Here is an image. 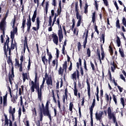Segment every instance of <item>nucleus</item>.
<instances>
[{
  "mask_svg": "<svg viewBox=\"0 0 126 126\" xmlns=\"http://www.w3.org/2000/svg\"><path fill=\"white\" fill-rule=\"evenodd\" d=\"M46 79L45 78H43L42 84L40 85L39 83V79H38V73L37 72H35V78H34V82L33 81H31V91L32 93L33 92H35V89L36 91L37 92V96L38 99H39V101L41 102L42 101V90L44 89L45 82L46 81Z\"/></svg>",
  "mask_w": 126,
  "mask_h": 126,
  "instance_id": "nucleus-1",
  "label": "nucleus"
},
{
  "mask_svg": "<svg viewBox=\"0 0 126 126\" xmlns=\"http://www.w3.org/2000/svg\"><path fill=\"white\" fill-rule=\"evenodd\" d=\"M7 39L4 43L3 46L4 54L6 56V58H7V52H9V56L11 55V50H14L15 48L16 51H17V43L16 42H14V43H11L10 47H9V37L6 35Z\"/></svg>",
  "mask_w": 126,
  "mask_h": 126,
  "instance_id": "nucleus-2",
  "label": "nucleus"
},
{
  "mask_svg": "<svg viewBox=\"0 0 126 126\" xmlns=\"http://www.w3.org/2000/svg\"><path fill=\"white\" fill-rule=\"evenodd\" d=\"M79 71L77 69L71 75V78L74 81V95L76 97H77L78 92L77 88H76V81H77V79H79Z\"/></svg>",
  "mask_w": 126,
  "mask_h": 126,
  "instance_id": "nucleus-3",
  "label": "nucleus"
},
{
  "mask_svg": "<svg viewBox=\"0 0 126 126\" xmlns=\"http://www.w3.org/2000/svg\"><path fill=\"white\" fill-rule=\"evenodd\" d=\"M107 114L109 120H112V119L114 124H115V126H119L118 125V122H117L116 114L114 112L112 113V109L110 107H109L107 109Z\"/></svg>",
  "mask_w": 126,
  "mask_h": 126,
  "instance_id": "nucleus-4",
  "label": "nucleus"
},
{
  "mask_svg": "<svg viewBox=\"0 0 126 126\" xmlns=\"http://www.w3.org/2000/svg\"><path fill=\"white\" fill-rule=\"evenodd\" d=\"M12 117V121L10 119L8 120V118H7V115L4 113V117L5 118V124L4 126H12V122H14L15 121V114H12L11 115Z\"/></svg>",
  "mask_w": 126,
  "mask_h": 126,
  "instance_id": "nucleus-5",
  "label": "nucleus"
},
{
  "mask_svg": "<svg viewBox=\"0 0 126 126\" xmlns=\"http://www.w3.org/2000/svg\"><path fill=\"white\" fill-rule=\"evenodd\" d=\"M96 102V97L95 96H94V98L93 99V103L91 107L89 108L90 110V114L91 117V126H93V109L95 107V103Z\"/></svg>",
  "mask_w": 126,
  "mask_h": 126,
  "instance_id": "nucleus-6",
  "label": "nucleus"
},
{
  "mask_svg": "<svg viewBox=\"0 0 126 126\" xmlns=\"http://www.w3.org/2000/svg\"><path fill=\"white\" fill-rule=\"evenodd\" d=\"M50 103L51 102L49 100L46 102L45 109H44V110H45V116H47L48 117L50 120L52 121V116H51V113H50V109L49 108Z\"/></svg>",
  "mask_w": 126,
  "mask_h": 126,
  "instance_id": "nucleus-7",
  "label": "nucleus"
},
{
  "mask_svg": "<svg viewBox=\"0 0 126 126\" xmlns=\"http://www.w3.org/2000/svg\"><path fill=\"white\" fill-rule=\"evenodd\" d=\"M63 68H62V66H60L59 68V69L58 70V73L59 75H63V72L65 70V72H66V68H67V63L66 61H65L63 65Z\"/></svg>",
  "mask_w": 126,
  "mask_h": 126,
  "instance_id": "nucleus-8",
  "label": "nucleus"
},
{
  "mask_svg": "<svg viewBox=\"0 0 126 126\" xmlns=\"http://www.w3.org/2000/svg\"><path fill=\"white\" fill-rule=\"evenodd\" d=\"M58 27L59 28V30H58V35L59 39V42L60 43H61V42L63 41V29H62V25H61L60 24L58 25Z\"/></svg>",
  "mask_w": 126,
  "mask_h": 126,
  "instance_id": "nucleus-9",
  "label": "nucleus"
},
{
  "mask_svg": "<svg viewBox=\"0 0 126 126\" xmlns=\"http://www.w3.org/2000/svg\"><path fill=\"white\" fill-rule=\"evenodd\" d=\"M103 115H104V112L102 111H100L98 112V111H96V112L95 114V119L96 121H99V122H101L102 120V118H103Z\"/></svg>",
  "mask_w": 126,
  "mask_h": 126,
  "instance_id": "nucleus-10",
  "label": "nucleus"
},
{
  "mask_svg": "<svg viewBox=\"0 0 126 126\" xmlns=\"http://www.w3.org/2000/svg\"><path fill=\"white\" fill-rule=\"evenodd\" d=\"M76 17L78 20L77 23V27H79L82 21V16L80 15L79 12H76Z\"/></svg>",
  "mask_w": 126,
  "mask_h": 126,
  "instance_id": "nucleus-11",
  "label": "nucleus"
},
{
  "mask_svg": "<svg viewBox=\"0 0 126 126\" xmlns=\"http://www.w3.org/2000/svg\"><path fill=\"white\" fill-rule=\"evenodd\" d=\"M55 10H57V8L55 7H54V9L51 10V15L49 16V24L48 26H52V22H53L52 18L54 17V16H55V14H56V13H55Z\"/></svg>",
  "mask_w": 126,
  "mask_h": 126,
  "instance_id": "nucleus-12",
  "label": "nucleus"
},
{
  "mask_svg": "<svg viewBox=\"0 0 126 126\" xmlns=\"http://www.w3.org/2000/svg\"><path fill=\"white\" fill-rule=\"evenodd\" d=\"M46 84L48 89H52L53 88V79L52 77H50L46 80Z\"/></svg>",
  "mask_w": 126,
  "mask_h": 126,
  "instance_id": "nucleus-13",
  "label": "nucleus"
},
{
  "mask_svg": "<svg viewBox=\"0 0 126 126\" xmlns=\"http://www.w3.org/2000/svg\"><path fill=\"white\" fill-rule=\"evenodd\" d=\"M86 83L87 84L88 95L89 97V99H90L91 98V88L90 87V83H89V81L88 79H86Z\"/></svg>",
  "mask_w": 126,
  "mask_h": 126,
  "instance_id": "nucleus-14",
  "label": "nucleus"
},
{
  "mask_svg": "<svg viewBox=\"0 0 126 126\" xmlns=\"http://www.w3.org/2000/svg\"><path fill=\"white\" fill-rule=\"evenodd\" d=\"M36 20L37 28L36 29V27H33L32 28V30H34V31H37V30L40 29V23L41 22V21H40V17H37Z\"/></svg>",
  "mask_w": 126,
  "mask_h": 126,
  "instance_id": "nucleus-15",
  "label": "nucleus"
},
{
  "mask_svg": "<svg viewBox=\"0 0 126 126\" xmlns=\"http://www.w3.org/2000/svg\"><path fill=\"white\" fill-rule=\"evenodd\" d=\"M59 8L57 9V13H55L54 16L56 17H58L59 15H61L62 13V1L60 0L59 3Z\"/></svg>",
  "mask_w": 126,
  "mask_h": 126,
  "instance_id": "nucleus-16",
  "label": "nucleus"
},
{
  "mask_svg": "<svg viewBox=\"0 0 126 126\" xmlns=\"http://www.w3.org/2000/svg\"><path fill=\"white\" fill-rule=\"evenodd\" d=\"M9 81L10 84H12V80H14L13 77H14V70H13V67L11 69V74H9Z\"/></svg>",
  "mask_w": 126,
  "mask_h": 126,
  "instance_id": "nucleus-17",
  "label": "nucleus"
},
{
  "mask_svg": "<svg viewBox=\"0 0 126 126\" xmlns=\"http://www.w3.org/2000/svg\"><path fill=\"white\" fill-rule=\"evenodd\" d=\"M52 37L53 38V43L58 46L59 44V37H58V35H57V34L53 33L52 34Z\"/></svg>",
  "mask_w": 126,
  "mask_h": 126,
  "instance_id": "nucleus-18",
  "label": "nucleus"
},
{
  "mask_svg": "<svg viewBox=\"0 0 126 126\" xmlns=\"http://www.w3.org/2000/svg\"><path fill=\"white\" fill-rule=\"evenodd\" d=\"M15 21H16V20L15 19V17L14 18V20L13 22V33H17V26H18L19 23H17L15 25Z\"/></svg>",
  "mask_w": 126,
  "mask_h": 126,
  "instance_id": "nucleus-19",
  "label": "nucleus"
},
{
  "mask_svg": "<svg viewBox=\"0 0 126 126\" xmlns=\"http://www.w3.org/2000/svg\"><path fill=\"white\" fill-rule=\"evenodd\" d=\"M8 90L10 96L11 98V102H13V103H16V100H15V95L11 93V89L9 86H8Z\"/></svg>",
  "mask_w": 126,
  "mask_h": 126,
  "instance_id": "nucleus-20",
  "label": "nucleus"
},
{
  "mask_svg": "<svg viewBox=\"0 0 126 126\" xmlns=\"http://www.w3.org/2000/svg\"><path fill=\"white\" fill-rule=\"evenodd\" d=\"M89 33V30H87L86 31V35L85 36V39H84V41L83 42V48L84 49H85L86 48V44H87V39H88V33Z\"/></svg>",
  "mask_w": 126,
  "mask_h": 126,
  "instance_id": "nucleus-21",
  "label": "nucleus"
},
{
  "mask_svg": "<svg viewBox=\"0 0 126 126\" xmlns=\"http://www.w3.org/2000/svg\"><path fill=\"white\" fill-rule=\"evenodd\" d=\"M15 112H16L15 108H13L12 109V106H9V114L10 115L9 118L11 117V115H14V114H15Z\"/></svg>",
  "mask_w": 126,
  "mask_h": 126,
  "instance_id": "nucleus-22",
  "label": "nucleus"
},
{
  "mask_svg": "<svg viewBox=\"0 0 126 126\" xmlns=\"http://www.w3.org/2000/svg\"><path fill=\"white\" fill-rule=\"evenodd\" d=\"M47 56H48V63L49 64H51V61L52 60V59H53V56L52 55V54L51 53L49 52V48H47L46 49Z\"/></svg>",
  "mask_w": 126,
  "mask_h": 126,
  "instance_id": "nucleus-23",
  "label": "nucleus"
},
{
  "mask_svg": "<svg viewBox=\"0 0 126 126\" xmlns=\"http://www.w3.org/2000/svg\"><path fill=\"white\" fill-rule=\"evenodd\" d=\"M3 107H6L7 106V94L3 96Z\"/></svg>",
  "mask_w": 126,
  "mask_h": 126,
  "instance_id": "nucleus-24",
  "label": "nucleus"
},
{
  "mask_svg": "<svg viewBox=\"0 0 126 126\" xmlns=\"http://www.w3.org/2000/svg\"><path fill=\"white\" fill-rule=\"evenodd\" d=\"M105 37H106V35L105 34V32H104L103 33L100 34V43H102V44H105Z\"/></svg>",
  "mask_w": 126,
  "mask_h": 126,
  "instance_id": "nucleus-25",
  "label": "nucleus"
},
{
  "mask_svg": "<svg viewBox=\"0 0 126 126\" xmlns=\"http://www.w3.org/2000/svg\"><path fill=\"white\" fill-rule=\"evenodd\" d=\"M5 20H2L0 24V29L1 30L5 29Z\"/></svg>",
  "mask_w": 126,
  "mask_h": 126,
  "instance_id": "nucleus-26",
  "label": "nucleus"
},
{
  "mask_svg": "<svg viewBox=\"0 0 126 126\" xmlns=\"http://www.w3.org/2000/svg\"><path fill=\"white\" fill-rule=\"evenodd\" d=\"M36 17H37V9H35L34 10L33 16L32 18V21L33 23L35 22V21L36 20Z\"/></svg>",
  "mask_w": 126,
  "mask_h": 126,
  "instance_id": "nucleus-27",
  "label": "nucleus"
},
{
  "mask_svg": "<svg viewBox=\"0 0 126 126\" xmlns=\"http://www.w3.org/2000/svg\"><path fill=\"white\" fill-rule=\"evenodd\" d=\"M27 46H28V44H27V37L25 36V40H24V54H25V51Z\"/></svg>",
  "mask_w": 126,
  "mask_h": 126,
  "instance_id": "nucleus-28",
  "label": "nucleus"
},
{
  "mask_svg": "<svg viewBox=\"0 0 126 126\" xmlns=\"http://www.w3.org/2000/svg\"><path fill=\"white\" fill-rule=\"evenodd\" d=\"M41 60H42V61L43 63V64L45 65H47V64H48V62H49V60H48V59H47L46 58V56L45 55L44 56L41 57Z\"/></svg>",
  "mask_w": 126,
  "mask_h": 126,
  "instance_id": "nucleus-29",
  "label": "nucleus"
},
{
  "mask_svg": "<svg viewBox=\"0 0 126 126\" xmlns=\"http://www.w3.org/2000/svg\"><path fill=\"white\" fill-rule=\"evenodd\" d=\"M66 39H65L62 48V54H63V55H65V52H64V51H65V46H66Z\"/></svg>",
  "mask_w": 126,
  "mask_h": 126,
  "instance_id": "nucleus-30",
  "label": "nucleus"
},
{
  "mask_svg": "<svg viewBox=\"0 0 126 126\" xmlns=\"http://www.w3.org/2000/svg\"><path fill=\"white\" fill-rule=\"evenodd\" d=\"M92 22H93V23H95V21H96V11H94L92 13Z\"/></svg>",
  "mask_w": 126,
  "mask_h": 126,
  "instance_id": "nucleus-31",
  "label": "nucleus"
},
{
  "mask_svg": "<svg viewBox=\"0 0 126 126\" xmlns=\"http://www.w3.org/2000/svg\"><path fill=\"white\" fill-rule=\"evenodd\" d=\"M41 106H42V107H40L39 108V110L40 111V113L42 112L43 115H44V116H45V110L44 109H45V105H44L43 103H42L41 104Z\"/></svg>",
  "mask_w": 126,
  "mask_h": 126,
  "instance_id": "nucleus-32",
  "label": "nucleus"
},
{
  "mask_svg": "<svg viewBox=\"0 0 126 126\" xmlns=\"http://www.w3.org/2000/svg\"><path fill=\"white\" fill-rule=\"evenodd\" d=\"M22 75H23V82H25V81H26V79H27L28 80V79H29L28 78L27 73H23Z\"/></svg>",
  "mask_w": 126,
  "mask_h": 126,
  "instance_id": "nucleus-33",
  "label": "nucleus"
},
{
  "mask_svg": "<svg viewBox=\"0 0 126 126\" xmlns=\"http://www.w3.org/2000/svg\"><path fill=\"white\" fill-rule=\"evenodd\" d=\"M27 26H32V23L31 22V18L30 15L29 16V18L27 19Z\"/></svg>",
  "mask_w": 126,
  "mask_h": 126,
  "instance_id": "nucleus-34",
  "label": "nucleus"
},
{
  "mask_svg": "<svg viewBox=\"0 0 126 126\" xmlns=\"http://www.w3.org/2000/svg\"><path fill=\"white\" fill-rule=\"evenodd\" d=\"M84 13L85 14H88V4H87V2L85 3V6H84Z\"/></svg>",
  "mask_w": 126,
  "mask_h": 126,
  "instance_id": "nucleus-35",
  "label": "nucleus"
},
{
  "mask_svg": "<svg viewBox=\"0 0 126 126\" xmlns=\"http://www.w3.org/2000/svg\"><path fill=\"white\" fill-rule=\"evenodd\" d=\"M73 103L70 102L69 106V110L70 112H71V114H72L73 113V111H72V109H73Z\"/></svg>",
  "mask_w": 126,
  "mask_h": 126,
  "instance_id": "nucleus-36",
  "label": "nucleus"
},
{
  "mask_svg": "<svg viewBox=\"0 0 126 126\" xmlns=\"http://www.w3.org/2000/svg\"><path fill=\"white\" fill-rule=\"evenodd\" d=\"M26 23V19H25V17L23 16V19L22 22V26L21 28H23V29H24L25 28V24Z\"/></svg>",
  "mask_w": 126,
  "mask_h": 126,
  "instance_id": "nucleus-37",
  "label": "nucleus"
},
{
  "mask_svg": "<svg viewBox=\"0 0 126 126\" xmlns=\"http://www.w3.org/2000/svg\"><path fill=\"white\" fill-rule=\"evenodd\" d=\"M79 32V30L78 28H75L73 31V34L74 35H76V36H78V32Z\"/></svg>",
  "mask_w": 126,
  "mask_h": 126,
  "instance_id": "nucleus-38",
  "label": "nucleus"
},
{
  "mask_svg": "<svg viewBox=\"0 0 126 126\" xmlns=\"http://www.w3.org/2000/svg\"><path fill=\"white\" fill-rule=\"evenodd\" d=\"M16 33L15 32H11V34H10V38L11 39V43H13V39H14V35Z\"/></svg>",
  "mask_w": 126,
  "mask_h": 126,
  "instance_id": "nucleus-39",
  "label": "nucleus"
},
{
  "mask_svg": "<svg viewBox=\"0 0 126 126\" xmlns=\"http://www.w3.org/2000/svg\"><path fill=\"white\" fill-rule=\"evenodd\" d=\"M49 1H46V6H45V13H46V15L48 14V10L49 9Z\"/></svg>",
  "mask_w": 126,
  "mask_h": 126,
  "instance_id": "nucleus-40",
  "label": "nucleus"
},
{
  "mask_svg": "<svg viewBox=\"0 0 126 126\" xmlns=\"http://www.w3.org/2000/svg\"><path fill=\"white\" fill-rule=\"evenodd\" d=\"M8 59L7 61V63L8 64H12V65H13V63H12V60H11V57L10 56H8Z\"/></svg>",
  "mask_w": 126,
  "mask_h": 126,
  "instance_id": "nucleus-41",
  "label": "nucleus"
},
{
  "mask_svg": "<svg viewBox=\"0 0 126 126\" xmlns=\"http://www.w3.org/2000/svg\"><path fill=\"white\" fill-rule=\"evenodd\" d=\"M32 112L33 115H34L35 117H37V111L36 110V108L35 107L32 108Z\"/></svg>",
  "mask_w": 126,
  "mask_h": 126,
  "instance_id": "nucleus-42",
  "label": "nucleus"
},
{
  "mask_svg": "<svg viewBox=\"0 0 126 126\" xmlns=\"http://www.w3.org/2000/svg\"><path fill=\"white\" fill-rule=\"evenodd\" d=\"M116 28H118V29H121V25L120 24V20L118 19L116 21Z\"/></svg>",
  "mask_w": 126,
  "mask_h": 126,
  "instance_id": "nucleus-43",
  "label": "nucleus"
},
{
  "mask_svg": "<svg viewBox=\"0 0 126 126\" xmlns=\"http://www.w3.org/2000/svg\"><path fill=\"white\" fill-rule=\"evenodd\" d=\"M31 57L30 56H29V62H28V70H30L31 69V60H30Z\"/></svg>",
  "mask_w": 126,
  "mask_h": 126,
  "instance_id": "nucleus-44",
  "label": "nucleus"
},
{
  "mask_svg": "<svg viewBox=\"0 0 126 126\" xmlns=\"http://www.w3.org/2000/svg\"><path fill=\"white\" fill-rule=\"evenodd\" d=\"M116 42H117L118 47H120L121 46V39H120V37L118 36H117Z\"/></svg>",
  "mask_w": 126,
  "mask_h": 126,
  "instance_id": "nucleus-45",
  "label": "nucleus"
},
{
  "mask_svg": "<svg viewBox=\"0 0 126 126\" xmlns=\"http://www.w3.org/2000/svg\"><path fill=\"white\" fill-rule=\"evenodd\" d=\"M119 53L122 58H125V53L124 52L123 49H121V48H119Z\"/></svg>",
  "mask_w": 126,
  "mask_h": 126,
  "instance_id": "nucleus-46",
  "label": "nucleus"
},
{
  "mask_svg": "<svg viewBox=\"0 0 126 126\" xmlns=\"http://www.w3.org/2000/svg\"><path fill=\"white\" fill-rule=\"evenodd\" d=\"M75 12H79V9L78 8V1H77L75 2Z\"/></svg>",
  "mask_w": 126,
  "mask_h": 126,
  "instance_id": "nucleus-47",
  "label": "nucleus"
},
{
  "mask_svg": "<svg viewBox=\"0 0 126 126\" xmlns=\"http://www.w3.org/2000/svg\"><path fill=\"white\" fill-rule=\"evenodd\" d=\"M72 25L71 28V30H72V31H73V29H74V27L75 26V20H74V19H73L72 20Z\"/></svg>",
  "mask_w": 126,
  "mask_h": 126,
  "instance_id": "nucleus-48",
  "label": "nucleus"
},
{
  "mask_svg": "<svg viewBox=\"0 0 126 126\" xmlns=\"http://www.w3.org/2000/svg\"><path fill=\"white\" fill-rule=\"evenodd\" d=\"M87 55L88 58H90V57H91V51L89 48L87 49Z\"/></svg>",
  "mask_w": 126,
  "mask_h": 126,
  "instance_id": "nucleus-49",
  "label": "nucleus"
},
{
  "mask_svg": "<svg viewBox=\"0 0 126 126\" xmlns=\"http://www.w3.org/2000/svg\"><path fill=\"white\" fill-rule=\"evenodd\" d=\"M82 47V45H81V43L80 42L77 43V48L78 52H80V50H81V48Z\"/></svg>",
  "mask_w": 126,
  "mask_h": 126,
  "instance_id": "nucleus-50",
  "label": "nucleus"
},
{
  "mask_svg": "<svg viewBox=\"0 0 126 126\" xmlns=\"http://www.w3.org/2000/svg\"><path fill=\"white\" fill-rule=\"evenodd\" d=\"M109 53L110 54V55L113 56V55L114 54V51L113 50V47H112V46L110 45L109 46Z\"/></svg>",
  "mask_w": 126,
  "mask_h": 126,
  "instance_id": "nucleus-51",
  "label": "nucleus"
},
{
  "mask_svg": "<svg viewBox=\"0 0 126 126\" xmlns=\"http://www.w3.org/2000/svg\"><path fill=\"white\" fill-rule=\"evenodd\" d=\"M8 14H9V10H7L5 14V16L3 18V20H6V18H7V17L8 16Z\"/></svg>",
  "mask_w": 126,
  "mask_h": 126,
  "instance_id": "nucleus-52",
  "label": "nucleus"
},
{
  "mask_svg": "<svg viewBox=\"0 0 126 126\" xmlns=\"http://www.w3.org/2000/svg\"><path fill=\"white\" fill-rule=\"evenodd\" d=\"M112 96L113 98V101L115 102V104L117 105V96L115 95V94H113L112 93Z\"/></svg>",
  "mask_w": 126,
  "mask_h": 126,
  "instance_id": "nucleus-53",
  "label": "nucleus"
},
{
  "mask_svg": "<svg viewBox=\"0 0 126 126\" xmlns=\"http://www.w3.org/2000/svg\"><path fill=\"white\" fill-rule=\"evenodd\" d=\"M44 115V114H43V112H40L39 113V122H42V121H43V117H44V116L43 115Z\"/></svg>",
  "mask_w": 126,
  "mask_h": 126,
  "instance_id": "nucleus-54",
  "label": "nucleus"
},
{
  "mask_svg": "<svg viewBox=\"0 0 126 126\" xmlns=\"http://www.w3.org/2000/svg\"><path fill=\"white\" fill-rule=\"evenodd\" d=\"M90 64H91V66L92 68L93 71H95V65H94L93 63H92V61L90 62Z\"/></svg>",
  "mask_w": 126,
  "mask_h": 126,
  "instance_id": "nucleus-55",
  "label": "nucleus"
},
{
  "mask_svg": "<svg viewBox=\"0 0 126 126\" xmlns=\"http://www.w3.org/2000/svg\"><path fill=\"white\" fill-rule=\"evenodd\" d=\"M122 23L125 27H126V19L125 17H123L122 19Z\"/></svg>",
  "mask_w": 126,
  "mask_h": 126,
  "instance_id": "nucleus-56",
  "label": "nucleus"
},
{
  "mask_svg": "<svg viewBox=\"0 0 126 126\" xmlns=\"http://www.w3.org/2000/svg\"><path fill=\"white\" fill-rule=\"evenodd\" d=\"M57 103L60 111L61 112H63V110H62V108H61V101H60V100H57Z\"/></svg>",
  "mask_w": 126,
  "mask_h": 126,
  "instance_id": "nucleus-57",
  "label": "nucleus"
},
{
  "mask_svg": "<svg viewBox=\"0 0 126 126\" xmlns=\"http://www.w3.org/2000/svg\"><path fill=\"white\" fill-rule=\"evenodd\" d=\"M95 95L96 97H99V87H96V93H95Z\"/></svg>",
  "mask_w": 126,
  "mask_h": 126,
  "instance_id": "nucleus-58",
  "label": "nucleus"
},
{
  "mask_svg": "<svg viewBox=\"0 0 126 126\" xmlns=\"http://www.w3.org/2000/svg\"><path fill=\"white\" fill-rule=\"evenodd\" d=\"M97 55L98 56V59L99 60H100L101 59V52L99 50V49H97Z\"/></svg>",
  "mask_w": 126,
  "mask_h": 126,
  "instance_id": "nucleus-59",
  "label": "nucleus"
},
{
  "mask_svg": "<svg viewBox=\"0 0 126 126\" xmlns=\"http://www.w3.org/2000/svg\"><path fill=\"white\" fill-rule=\"evenodd\" d=\"M105 100H106V101L109 102V95L108 94L106 93L105 94Z\"/></svg>",
  "mask_w": 126,
  "mask_h": 126,
  "instance_id": "nucleus-60",
  "label": "nucleus"
},
{
  "mask_svg": "<svg viewBox=\"0 0 126 126\" xmlns=\"http://www.w3.org/2000/svg\"><path fill=\"white\" fill-rule=\"evenodd\" d=\"M19 113H18V118H19V120H20V117H21V112H22V110H21V108H19Z\"/></svg>",
  "mask_w": 126,
  "mask_h": 126,
  "instance_id": "nucleus-61",
  "label": "nucleus"
},
{
  "mask_svg": "<svg viewBox=\"0 0 126 126\" xmlns=\"http://www.w3.org/2000/svg\"><path fill=\"white\" fill-rule=\"evenodd\" d=\"M120 100H121V103L123 105V107H125V99L124 97H121Z\"/></svg>",
  "mask_w": 126,
  "mask_h": 126,
  "instance_id": "nucleus-62",
  "label": "nucleus"
},
{
  "mask_svg": "<svg viewBox=\"0 0 126 126\" xmlns=\"http://www.w3.org/2000/svg\"><path fill=\"white\" fill-rule=\"evenodd\" d=\"M106 6H109V1L107 0H102Z\"/></svg>",
  "mask_w": 126,
  "mask_h": 126,
  "instance_id": "nucleus-63",
  "label": "nucleus"
},
{
  "mask_svg": "<svg viewBox=\"0 0 126 126\" xmlns=\"http://www.w3.org/2000/svg\"><path fill=\"white\" fill-rule=\"evenodd\" d=\"M15 65H17V66H19V65H20V64L19 63V61H18L17 59H15Z\"/></svg>",
  "mask_w": 126,
  "mask_h": 126,
  "instance_id": "nucleus-64",
  "label": "nucleus"
}]
</instances>
